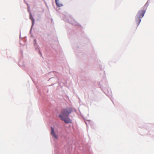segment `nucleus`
<instances>
[{
  "label": "nucleus",
  "mask_w": 154,
  "mask_h": 154,
  "mask_svg": "<svg viewBox=\"0 0 154 154\" xmlns=\"http://www.w3.org/2000/svg\"><path fill=\"white\" fill-rule=\"evenodd\" d=\"M51 134L52 135H53V137H54L55 139H57V136L56 134H55V132H54V128H52V127H51Z\"/></svg>",
  "instance_id": "nucleus-4"
},
{
  "label": "nucleus",
  "mask_w": 154,
  "mask_h": 154,
  "mask_svg": "<svg viewBox=\"0 0 154 154\" xmlns=\"http://www.w3.org/2000/svg\"><path fill=\"white\" fill-rule=\"evenodd\" d=\"M72 109L71 108H67L63 109L61 111V114L63 117H68L69 115L72 112Z\"/></svg>",
  "instance_id": "nucleus-2"
},
{
  "label": "nucleus",
  "mask_w": 154,
  "mask_h": 154,
  "mask_svg": "<svg viewBox=\"0 0 154 154\" xmlns=\"http://www.w3.org/2000/svg\"><path fill=\"white\" fill-rule=\"evenodd\" d=\"M55 1L56 4L57 6L60 7L63 6L62 4L60 2L59 0H55Z\"/></svg>",
  "instance_id": "nucleus-5"
},
{
  "label": "nucleus",
  "mask_w": 154,
  "mask_h": 154,
  "mask_svg": "<svg viewBox=\"0 0 154 154\" xmlns=\"http://www.w3.org/2000/svg\"><path fill=\"white\" fill-rule=\"evenodd\" d=\"M59 118L66 123H72V120L68 117H63L61 115L59 116Z\"/></svg>",
  "instance_id": "nucleus-3"
},
{
  "label": "nucleus",
  "mask_w": 154,
  "mask_h": 154,
  "mask_svg": "<svg viewBox=\"0 0 154 154\" xmlns=\"http://www.w3.org/2000/svg\"><path fill=\"white\" fill-rule=\"evenodd\" d=\"M146 12L145 10H140L138 12L136 18V22L137 26L141 21V19L144 16Z\"/></svg>",
  "instance_id": "nucleus-1"
},
{
  "label": "nucleus",
  "mask_w": 154,
  "mask_h": 154,
  "mask_svg": "<svg viewBox=\"0 0 154 154\" xmlns=\"http://www.w3.org/2000/svg\"><path fill=\"white\" fill-rule=\"evenodd\" d=\"M30 19L31 20H32V22H33V21H34V19L33 18V17H32V16L31 15V14H30Z\"/></svg>",
  "instance_id": "nucleus-6"
}]
</instances>
